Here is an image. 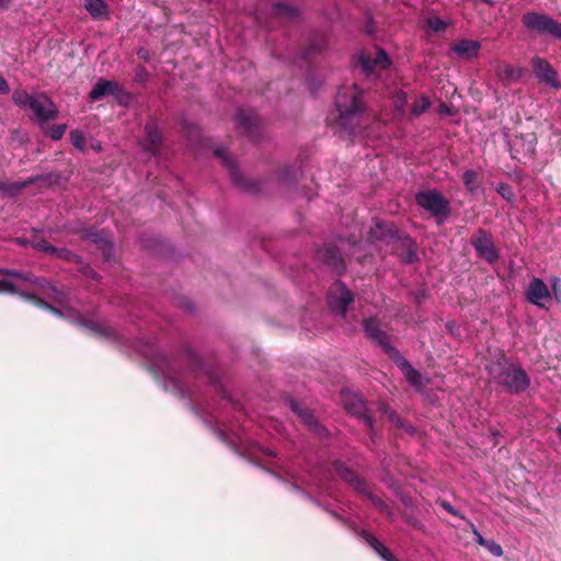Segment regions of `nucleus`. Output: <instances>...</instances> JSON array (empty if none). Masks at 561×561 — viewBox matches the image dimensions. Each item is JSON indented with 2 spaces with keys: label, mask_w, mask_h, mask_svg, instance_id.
Segmentation results:
<instances>
[{
  "label": "nucleus",
  "mask_w": 561,
  "mask_h": 561,
  "mask_svg": "<svg viewBox=\"0 0 561 561\" xmlns=\"http://www.w3.org/2000/svg\"><path fill=\"white\" fill-rule=\"evenodd\" d=\"M186 362L190 367L183 374L175 371L169 364L165 368H161V373L182 397L190 400L191 409L195 414L207 423L204 403L210 383V371L202 365L201 358L195 353H188Z\"/></svg>",
  "instance_id": "obj_1"
},
{
  "label": "nucleus",
  "mask_w": 561,
  "mask_h": 561,
  "mask_svg": "<svg viewBox=\"0 0 561 561\" xmlns=\"http://www.w3.org/2000/svg\"><path fill=\"white\" fill-rule=\"evenodd\" d=\"M335 106L339 113V125L350 136L362 134L367 124L366 105L363 101V91L358 89L357 84L341 88L336 94Z\"/></svg>",
  "instance_id": "obj_2"
},
{
  "label": "nucleus",
  "mask_w": 561,
  "mask_h": 561,
  "mask_svg": "<svg viewBox=\"0 0 561 561\" xmlns=\"http://www.w3.org/2000/svg\"><path fill=\"white\" fill-rule=\"evenodd\" d=\"M485 369L490 380L511 394H520L530 387V377L524 367L503 352Z\"/></svg>",
  "instance_id": "obj_3"
},
{
  "label": "nucleus",
  "mask_w": 561,
  "mask_h": 561,
  "mask_svg": "<svg viewBox=\"0 0 561 561\" xmlns=\"http://www.w3.org/2000/svg\"><path fill=\"white\" fill-rule=\"evenodd\" d=\"M415 203L434 217L439 225L451 215L449 201L436 188L417 192Z\"/></svg>",
  "instance_id": "obj_4"
},
{
  "label": "nucleus",
  "mask_w": 561,
  "mask_h": 561,
  "mask_svg": "<svg viewBox=\"0 0 561 561\" xmlns=\"http://www.w3.org/2000/svg\"><path fill=\"white\" fill-rule=\"evenodd\" d=\"M522 24L528 32L542 36H551L561 41V22L549 14L529 11L522 15Z\"/></svg>",
  "instance_id": "obj_5"
},
{
  "label": "nucleus",
  "mask_w": 561,
  "mask_h": 561,
  "mask_svg": "<svg viewBox=\"0 0 561 561\" xmlns=\"http://www.w3.org/2000/svg\"><path fill=\"white\" fill-rule=\"evenodd\" d=\"M0 273L23 279L30 285L37 287L44 295L48 296L54 302H56L59 306L64 307L68 302V295L64 290L58 289L56 286L47 282L45 278L36 277L31 272H20L16 270H0Z\"/></svg>",
  "instance_id": "obj_6"
},
{
  "label": "nucleus",
  "mask_w": 561,
  "mask_h": 561,
  "mask_svg": "<svg viewBox=\"0 0 561 561\" xmlns=\"http://www.w3.org/2000/svg\"><path fill=\"white\" fill-rule=\"evenodd\" d=\"M213 157L220 160L222 167H225L229 172L232 183L238 188L251 194H256L261 191V183L259 181L247 179L239 171L234 159L230 157L225 149H213Z\"/></svg>",
  "instance_id": "obj_7"
},
{
  "label": "nucleus",
  "mask_w": 561,
  "mask_h": 561,
  "mask_svg": "<svg viewBox=\"0 0 561 561\" xmlns=\"http://www.w3.org/2000/svg\"><path fill=\"white\" fill-rule=\"evenodd\" d=\"M470 244L473 247L477 257L491 265L495 264L501 257L494 237L486 229L478 228L470 239Z\"/></svg>",
  "instance_id": "obj_8"
},
{
  "label": "nucleus",
  "mask_w": 561,
  "mask_h": 561,
  "mask_svg": "<svg viewBox=\"0 0 561 561\" xmlns=\"http://www.w3.org/2000/svg\"><path fill=\"white\" fill-rule=\"evenodd\" d=\"M364 330L366 336L377 344L390 359L399 353V350L391 345L390 335L382 330L381 322L377 318L370 317L365 319Z\"/></svg>",
  "instance_id": "obj_9"
},
{
  "label": "nucleus",
  "mask_w": 561,
  "mask_h": 561,
  "mask_svg": "<svg viewBox=\"0 0 561 561\" xmlns=\"http://www.w3.org/2000/svg\"><path fill=\"white\" fill-rule=\"evenodd\" d=\"M399 236L400 231L394 222L377 217L371 219V226L368 232V240L370 242H381L387 245H392Z\"/></svg>",
  "instance_id": "obj_10"
},
{
  "label": "nucleus",
  "mask_w": 561,
  "mask_h": 561,
  "mask_svg": "<svg viewBox=\"0 0 561 561\" xmlns=\"http://www.w3.org/2000/svg\"><path fill=\"white\" fill-rule=\"evenodd\" d=\"M354 301V295L346 286L336 280L330 291L328 297V305L330 309L334 312H337L342 316H345L348 306Z\"/></svg>",
  "instance_id": "obj_11"
},
{
  "label": "nucleus",
  "mask_w": 561,
  "mask_h": 561,
  "mask_svg": "<svg viewBox=\"0 0 561 561\" xmlns=\"http://www.w3.org/2000/svg\"><path fill=\"white\" fill-rule=\"evenodd\" d=\"M344 409L351 415L362 420L363 422L367 416H374L373 407L368 404L360 394L344 390L341 393Z\"/></svg>",
  "instance_id": "obj_12"
},
{
  "label": "nucleus",
  "mask_w": 561,
  "mask_h": 561,
  "mask_svg": "<svg viewBox=\"0 0 561 561\" xmlns=\"http://www.w3.org/2000/svg\"><path fill=\"white\" fill-rule=\"evenodd\" d=\"M530 67L539 82L548 84L554 89L561 88V83L558 79V71L547 59L540 56H534L530 59Z\"/></svg>",
  "instance_id": "obj_13"
},
{
  "label": "nucleus",
  "mask_w": 561,
  "mask_h": 561,
  "mask_svg": "<svg viewBox=\"0 0 561 561\" xmlns=\"http://www.w3.org/2000/svg\"><path fill=\"white\" fill-rule=\"evenodd\" d=\"M236 123L239 129L252 140L260 138L262 125L256 112L239 108L236 114Z\"/></svg>",
  "instance_id": "obj_14"
},
{
  "label": "nucleus",
  "mask_w": 561,
  "mask_h": 561,
  "mask_svg": "<svg viewBox=\"0 0 561 561\" xmlns=\"http://www.w3.org/2000/svg\"><path fill=\"white\" fill-rule=\"evenodd\" d=\"M317 259L335 274L341 275L345 272L346 265L340 250L334 244H324L317 251Z\"/></svg>",
  "instance_id": "obj_15"
},
{
  "label": "nucleus",
  "mask_w": 561,
  "mask_h": 561,
  "mask_svg": "<svg viewBox=\"0 0 561 561\" xmlns=\"http://www.w3.org/2000/svg\"><path fill=\"white\" fill-rule=\"evenodd\" d=\"M392 248L404 264H414L420 261L417 243L407 233H400Z\"/></svg>",
  "instance_id": "obj_16"
},
{
  "label": "nucleus",
  "mask_w": 561,
  "mask_h": 561,
  "mask_svg": "<svg viewBox=\"0 0 561 561\" xmlns=\"http://www.w3.org/2000/svg\"><path fill=\"white\" fill-rule=\"evenodd\" d=\"M80 236L82 240L95 244L105 261H110L112 259L113 244L108 239L106 231L84 228L80 230Z\"/></svg>",
  "instance_id": "obj_17"
},
{
  "label": "nucleus",
  "mask_w": 561,
  "mask_h": 561,
  "mask_svg": "<svg viewBox=\"0 0 561 561\" xmlns=\"http://www.w3.org/2000/svg\"><path fill=\"white\" fill-rule=\"evenodd\" d=\"M37 117L41 126L44 122L54 121L58 117V108L55 103L47 96H35L28 107Z\"/></svg>",
  "instance_id": "obj_18"
},
{
  "label": "nucleus",
  "mask_w": 561,
  "mask_h": 561,
  "mask_svg": "<svg viewBox=\"0 0 561 561\" xmlns=\"http://www.w3.org/2000/svg\"><path fill=\"white\" fill-rule=\"evenodd\" d=\"M358 64L365 75L371 76L377 69L388 68L391 61L387 53L379 48L375 56H371L370 54L359 55Z\"/></svg>",
  "instance_id": "obj_19"
},
{
  "label": "nucleus",
  "mask_w": 561,
  "mask_h": 561,
  "mask_svg": "<svg viewBox=\"0 0 561 561\" xmlns=\"http://www.w3.org/2000/svg\"><path fill=\"white\" fill-rule=\"evenodd\" d=\"M146 139L144 141V150L152 156L159 153L163 145V136L159 130L158 121L154 117H150L145 125Z\"/></svg>",
  "instance_id": "obj_20"
},
{
  "label": "nucleus",
  "mask_w": 561,
  "mask_h": 561,
  "mask_svg": "<svg viewBox=\"0 0 561 561\" xmlns=\"http://www.w3.org/2000/svg\"><path fill=\"white\" fill-rule=\"evenodd\" d=\"M289 407L291 411L309 427L310 431L320 437L327 435V430L318 422L313 413L308 408L302 407L294 399L289 401Z\"/></svg>",
  "instance_id": "obj_21"
},
{
  "label": "nucleus",
  "mask_w": 561,
  "mask_h": 561,
  "mask_svg": "<svg viewBox=\"0 0 561 561\" xmlns=\"http://www.w3.org/2000/svg\"><path fill=\"white\" fill-rule=\"evenodd\" d=\"M332 467L335 473L341 479L352 484L358 493L369 494L367 483L360 480L354 470L346 467L342 461L339 460L334 461Z\"/></svg>",
  "instance_id": "obj_22"
},
{
  "label": "nucleus",
  "mask_w": 561,
  "mask_h": 561,
  "mask_svg": "<svg viewBox=\"0 0 561 561\" xmlns=\"http://www.w3.org/2000/svg\"><path fill=\"white\" fill-rule=\"evenodd\" d=\"M391 360L401 369L405 379L410 385L421 390L423 388L422 375L416 370L408 359H405L399 352Z\"/></svg>",
  "instance_id": "obj_23"
},
{
  "label": "nucleus",
  "mask_w": 561,
  "mask_h": 561,
  "mask_svg": "<svg viewBox=\"0 0 561 561\" xmlns=\"http://www.w3.org/2000/svg\"><path fill=\"white\" fill-rule=\"evenodd\" d=\"M123 93L122 87L116 81L100 79L89 93L92 101H99L106 95L118 98Z\"/></svg>",
  "instance_id": "obj_24"
},
{
  "label": "nucleus",
  "mask_w": 561,
  "mask_h": 561,
  "mask_svg": "<svg viewBox=\"0 0 561 561\" xmlns=\"http://www.w3.org/2000/svg\"><path fill=\"white\" fill-rule=\"evenodd\" d=\"M526 298L530 304L543 307L541 300L550 298V291L542 279L535 277L526 289Z\"/></svg>",
  "instance_id": "obj_25"
},
{
  "label": "nucleus",
  "mask_w": 561,
  "mask_h": 561,
  "mask_svg": "<svg viewBox=\"0 0 561 561\" xmlns=\"http://www.w3.org/2000/svg\"><path fill=\"white\" fill-rule=\"evenodd\" d=\"M523 69L515 68L510 64H497L495 75L499 81L504 87H510L512 83L518 81L523 77Z\"/></svg>",
  "instance_id": "obj_26"
},
{
  "label": "nucleus",
  "mask_w": 561,
  "mask_h": 561,
  "mask_svg": "<svg viewBox=\"0 0 561 561\" xmlns=\"http://www.w3.org/2000/svg\"><path fill=\"white\" fill-rule=\"evenodd\" d=\"M48 179L50 175L47 176H31L25 181L22 182H7V181H0V195L2 197H14L19 195L24 188H26L28 185L35 183L39 179Z\"/></svg>",
  "instance_id": "obj_27"
},
{
  "label": "nucleus",
  "mask_w": 561,
  "mask_h": 561,
  "mask_svg": "<svg viewBox=\"0 0 561 561\" xmlns=\"http://www.w3.org/2000/svg\"><path fill=\"white\" fill-rule=\"evenodd\" d=\"M480 48V43L474 39H461L451 47L456 55L468 59L477 57Z\"/></svg>",
  "instance_id": "obj_28"
},
{
  "label": "nucleus",
  "mask_w": 561,
  "mask_h": 561,
  "mask_svg": "<svg viewBox=\"0 0 561 561\" xmlns=\"http://www.w3.org/2000/svg\"><path fill=\"white\" fill-rule=\"evenodd\" d=\"M5 276V278L0 279V294H10V295H23V288H26L28 283L23 279L1 274Z\"/></svg>",
  "instance_id": "obj_29"
},
{
  "label": "nucleus",
  "mask_w": 561,
  "mask_h": 561,
  "mask_svg": "<svg viewBox=\"0 0 561 561\" xmlns=\"http://www.w3.org/2000/svg\"><path fill=\"white\" fill-rule=\"evenodd\" d=\"M84 9L93 20H108L110 10L104 0H84Z\"/></svg>",
  "instance_id": "obj_30"
},
{
  "label": "nucleus",
  "mask_w": 561,
  "mask_h": 561,
  "mask_svg": "<svg viewBox=\"0 0 561 561\" xmlns=\"http://www.w3.org/2000/svg\"><path fill=\"white\" fill-rule=\"evenodd\" d=\"M273 14L284 21H294L298 18L299 11L289 3L276 2L272 8Z\"/></svg>",
  "instance_id": "obj_31"
},
{
  "label": "nucleus",
  "mask_w": 561,
  "mask_h": 561,
  "mask_svg": "<svg viewBox=\"0 0 561 561\" xmlns=\"http://www.w3.org/2000/svg\"><path fill=\"white\" fill-rule=\"evenodd\" d=\"M515 146H520L525 156L533 157L536 153L537 135L535 133H527L516 137Z\"/></svg>",
  "instance_id": "obj_32"
},
{
  "label": "nucleus",
  "mask_w": 561,
  "mask_h": 561,
  "mask_svg": "<svg viewBox=\"0 0 561 561\" xmlns=\"http://www.w3.org/2000/svg\"><path fill=\"white\" fill-rule=\"evenodd\" d=\"M328 45V42H327V38L322 35H319V36H316L311 42L310 44L308 45V47L304 48L301 51H300V58L302 60H308L312 57V55L314 54H319L321 53L323 49H325Z\"/></svg>",
  "instance_id": "obj_33"
},
{
  "label": "nucleus",
  "mask_w": 561,
  "mask_h": 561,
  "mask_svg": "<svg viewBox=\"0 0 561 561\" xmlns=\"http://www.w3.org/2000/svg\"><path fill=\"white\" fill-rule=\"evenodd\" d=\"M275 178L278 183L284 185H290L296 180V171L289 164H284L275 170Z\"/></svg>",
  "instance_id": "obj_34"
},
{
  "label": "nucleus",
  "mask_w": 561,
  "mask_h": 561,
  "mask_svg": "<svg viewBox=\"0 0 561 561\" xmlns=\"http://www.w3.org/2000/svg\"><path fill=\"white\" fill-rule=\"evenodd\" d=\"M462 181H463L466 188L470 193H474L479 188V183H480L479 174L477 171H474L472 169L465 171V173L462 175Z\"/></svg>",
  "instance_id": "obj_35"
},
{
  "label": "nucleus",
  "mask_w": 561,
  "mask_h": 561,
  "mask_svg": "<svg viewBox=\"0 0 561 561\" xmlns=\"http://www.w3.org/2000/svg\"><path fill=\"white\" fill-rule=\"evenodd\" d=\"M51 256L65 260L71 263H81V256L77 253L72 252L67 248H56L54 247Z\"/></svg>",
  "instance_id": "obj_36"
},
{
  "label": "nucleus",
  "mask_w": 561,
  "mask_h": 561,
  "mask_svg": "<svg viewBox=\"0 0 561 561\" xmlns=\"http://www.w3.org/2000/svg\"><path fill=\"white\" fill-rule=\"evenodd\" d=\"M364 540L375 550V552L382 558L389 550L383 543H381L374 535L367 531L362 533Z\"/></svg>",
  "instance_id": "obj_37"
},
{
  "label": "nucleus",
  "mask_w": 561,
  "mask_h": 561,
  "mask_svg": "<svg viewBox=\"0 0 561 561\" xmlns=\"http://www.w3.org/2000/svg\"><path fill=\"white\" fill-rule=\"evenodd\" d=\"M35 95L27 93L25 90H14L12 93V101L19 107H30V104Z\"/></svg>",
  "instance_id": "obj_38"
},
{
  "label": "nucleus",
  "mask_w": 561,
  "mask_h": 561,
  "mask_svg": "<svg viewBox=\"0 0 561 561\" xmlns=\"http://www.w3.org/2000/svg\"><path fill=\"white\" fill-rule=\"evenodd\" d=\"M431 106V102L427 96L422 95L414 100L411 106V115L413 117H419L423 113H425Z\"/></svg>",
  "instance_id": "obj_39"
},
{
  "label": "nucleus",
  "mask_w": 561,
  "mask_h": 561,
  "mask_svg": "<svg viewBox=\"0 0 561 561\" xmlns=\"http://www.w3.org/2000/svg\"><path fill=\"white\" fill-rule=\"evenodd\" d=\"M20 296L32 301L38 308H42L45 310H48L51 306V304L47 302L46 300L42 299L41 297H38L37 295L32 294V293H26L23 290V295H20Z\"/></svg>",
  "instance_id": "obj_40"
},
{
  "label": "nucleus",
  "mask_w": 561,
  "mask_h": 561,
  "mask_svg": "<svg viewBox=\"0 0 561 561\" xmlns=\"http://www.w3.org/2000/svg\"><path fill=\"white\" fill-rule=\"evenodd\" d=\"M70 141L77 149L83 150L85 148V137L78 129L70 131Z\"/></svg>",
  "instance_id": "obj_41"
},
{
  "label": "nucleus",
  "mask_w": 561,
  "mask_h": 561,
  "mask_svg": "<svg viewBox=\"0 0 561 561\" xmlns=\"http://www.w3.org/2000/svg\"><path fill=\"white\" fill-rule=\"evenodd\" d=\"M427 25L434 32H443L447 28V22L438 16H432L427 20Z\"/></svg>",
  "instance_id": "obj_42"
},
{
  "label": "nucleus",
  "mask_w": 561,
  "mask_h": 561,
  "mask_svg": "<svg viewBox=\"0 0 561 561\" xmlns=\"http://www.w3.org/2000/svg\"><path fill=\"white\" fill-rule=\"evenodd\" d=\"M66 128H67V126L65 124L55 125L51 128H49V130L47 131V135L53 140H60L65 135Z\"/></svg>",
  "instance_id": "obj_43"
},
{
  "label": "nucleus",
  "mask_w": 561,
  "mask_h": 561,
  "mask_svg": "<svg viewBox=\"0 0 561 561\" xmlns=\"http://www.w3.org/2000/svg\"><path fill=\"white\" fill-rule=\"evenodd\" d=\"M149 78V72L142 65H137L135 68L134 80L137 83H145Z\"/></svg>",
  "instance_id": "obj_44"
},
{
  "label": "nucleus",
  "mask_w": 561,
  "mask_h": 561,
  "mask_svg": "<svg viewBox=\"0 0 561 561\" xmlns=\"http://www.w3.org/2000/svg\"><path fill=\"white\" fill-rule=\"evenodd\" d=\"M84 325L89 327L93 332H95L99 335L110 336L113 334L110 328H106L100 323L90 322V324L84 323Z\"/></svg>",
  "instance_id": "obj_45"
},
{
  "label": "nucleus",
  "mask_w": 561,
  "mask_h": 561,
  "mask_svg": "<svg viewBox=\"0 0 561 561\" xmlns=\"http://www.w3.org/2000/svg\"><path fill=\"white\" fill-rule=\"evenodd\" d=\"M496 192L506 201H511L514 197L512 187L506 183H500Z\"/></svg>",
  "instance_id": "obj_46"
},
{
  "label": "nucleus",
  "mask_w": 561,
  "mask_h": 561,
  "mask_svg": "<svg viewBox=\"0 0 561 561\" xmlns=\"http://www.w3.org/2000/svg\"><path fill=\"white\" fill-rule=\"evenodd\" d=\"M437 504L443 508L445 510L447 513L454 515V516H457V517H460L462 519H466L463 515H461L459 513L458 510H456L448 501L446 500H438L437 501Z\"/></svg>",
  "instance_id": "obj_47"
},
{
  "label": "nucleus",
  "mask_w": 561,
  "mask_h": 561,
  "mask_svg": "<svg viewBox=\"0 0 561 561\" xmlns=\"http://www.w3.org/2000/svg\"><path fill=\"white\" fill-rule=\"evenodd\" d=\"M364 423L367 426V428L369 430V438H370L371 444L376 445L377 444V434H376V430H375L374 416H367L366 420L364 421Z\"/></svg>",
  "instance_id": "obj_48"
},
{
  "label": "nucleus",
  "mask_w": 561,
  "mask_h": 561,
  "mask_svg": "<svg viewBox=\"0 0 561 561\" xmlns=\"http://www.w3.org/2000/svg\"><path fill=\"white\" fill-rule=\"evenodd\" d=\"M34 249L38 250V251H42V252H45L49 255H51V252H53V249H54V245H51L47 240L45 239H39L37 241L34 242Z\"/></svg>",
  "instance_id": "obj_49"
},
{
  "label": "nucleus",
  "mask_w": 561,
  "mask_h": 561,
  "mask_svg": "<svg viewBox=\"0 0 561 561\" xmlns=\"http://www.w3.org/2000/svg\"><path fill=\"white\" fill-rule=\"evenodd\" d=\"M183 127L185 128L186 134L191 139L197 140L199 138V129L196 125L188 122H184Z\"/></svg>",
  "instance_id": "obj_50"
},
{
  "label": "nucleus",
  "mask_w": 561,
  "mask_h": 561,
  "mask_svg": "<svg viewBox=\"0 0 561 561\" xmlns=\"http://www.w3.org/2000/svg\"><path fill=\"white\" fill-rule=\"evenodd\" d=\"M484 547L495 557H501L503 554L502 547L496 543L494 540H488Z\"/></svg>",
  "instance_id": "obj_51"
},
{
  "label": "nucleus",
  "mask_w": 561,
  "mask_h": 561,
  "mask_svg": "<svg viewBox=\"0 0 561 561\" xmlns=\"http://www.w3.org/2000/svg\"><path fill=\"white\" fill-rule=\"evenodd\" d=\"M471 530H472V534L474 535V541L479 545V546H482L484 547V545H486L488 540L483 538V536L477 530L476 526L473 525V523H471L470 520H467Z\"/></svg>",
  "instance_id": "obj_52"
},
{
  "label": "nucleus",
  "mask_w": 561,
  "mask_h": 561,
  "mask_svg": "<svg viewBox=\"0 0 561 561\" xmlns=\"http://www.w3.org/2000/svg\"><path fill=\"white\" fill-rule=\"evenodd\" d=\"M81 272L84 276L89 277V278H92V279H98L99 278V274L89 265H85L81 268Z\"/></svg>",
  "instance_id": "obj_53"
},
{
  "label": "nucleus",
  "mask_w": 561,
  "mask_h": 561,
  "mask_svg": "<svg viewBox=\"0 0 561 561\" xmlns=\"http://www.w3.org/2000/svg\"><path fill=\"white\" fill-rule=\"evenodd\" d=\"M137 56L139 59L144 60V61H149L150 59V53L148 49L141 47L137 50Z\"/></svg>",
  "instance_id": "obj_54"
},
{
  "label": "nucleus",
  "mask_w": 561,
  "mask_h": 561,
  "mask_svg": "<svg viewBox=\"0 0 561 561\" xmlns=\"http://www.w3.org/2000/svg\"><path fill=\"white\" fill-rule=\"evenodd\" d=\"M10 92V87L7 82V80L0 76V93L1 94H8Z\"/></svg>",
  "instance_id": "obj_55"
},
{
  "label": "nucleus",
  "mask_w": 561,
  "mask_h": 561,
  "mask_svg": "<svg viewBox=\"0 0 561 561\" xmlns=\"http://www.w3.org/2000/svg\"><path fill=\"white\" fill-rule=\"evenodd\" d=\"M552 290H553L556 297H558V294L561 293L560 279L559 278H554L553 279V282H552Z\"/></svg>",
  "instance_id": "obj_56"
},
{
  "label": "nucleus",
  "mask_w": 561,
  "mask_h": 561,
  "mask_svg": "<svg viewBox=\"0 0 561 561\" xmlns=\"http://www.w3.org/2000/svg\"><path fill=\"white\" fill-rule=\"evenodd\" d=\"M373 501L375 502V504L381 510V511H387L388 510V505L381 501L380 499L376 497V499H373Z\"/></svg>",
  "instance_id": "obj_57"
},
{
  "label": "nucleus",
  "mask_w": 561,
  "mask_h": 561,
  "mask_svg": "<svg viewBox=\"0 0 561 561\" xmlns=\"http://www.w3.org/2000/svg\"><path fill=\"white\" fill-rule=\"evenodd\" d=\"M47 311L51 312L53 314H55L57 317H60V318L64 317V312L53 305L50 306V308Z\"/></svg>",
  "instance_id": "obj_58"
},
{
  "label": "nucleus",
  "mask_w": 561,
  "mask_h": 561,
  "mask_svg": "<svg viewBox=\"0 0 561 561\" xmlns=\"http://www.w3.org/2000/svg\"><path fill=\"white\" fill-rule=\"evenodd\" d=\"M382 560L385 561H399L392 553L390 550H388L385 556L381 558Z\"/></svg>",
  "instance_id": "obj_59"
},
{
  "label": "nucleus",
  "mask_w": 561,
  "mask_h": 561,
  "mask_svg": "<svg viewBox=\"0 0 561 561\" xmlns=\"http://www.w3.org/2000/svg\"><path fill=\"white\" fill-rule=\"evenodd\" d=\"M211 385H213V394L217 391L220 390L221 386L220 383L217 381V379L215 378V376L213 375V381H211Z\"/></svg>",
  "instance_id": "obj_60"
},
{
  "label": "nucleus",
  "mask_w": 561,
  "mask_h": 561,
  "mask_svg": "<svg viewBox=\"0 0 561 561\" xmlns=\"http://www.w3.org/2000/svg\"><path fill=\"white\" fill-rule=\"evenodd\" d=\"M377 409L381 414H387L389 412L388 407L382 402L377 403Z\"/></svg>",
  "instance_id": "obj_61"
},
{
  "label": "nucleus",
  "mask_w": 561,
  "mask_h": 561,
  "mask_svg": "<svg viewBox=\"0 0 561 561\" xmlns=\"http://www.w3.org/2000/svg\"><path fill=\"white\" fill-rule=\"evenodd\" d=\"M390 420L394 422L398 426H401V420L398 415H396L393 412H389Z\"/></svg>",
  "instance_id": "obj_62"
},
{
  "label": "nucleus",
  "mask_w": 561,
  "mask_h": 561,
  "mask_svg": "<svg viewBox=\"0 0 561 561\" xmlns=\"http://www.w3.org/2000/svg\"><path fill=\"white\" fill-rule=\"evenodd\" d=\"M12 4V0H0V8L8 10Z\"/></svg>",
  "instance_id": "obj_63"
},
{
  "label": "nucleus",
  "mask_w": 561,
  "mask_h": 561,
  "mask_svg": "<svg viewBox=\"0 0 561 561\" xmlns=\"http://www.w3.org/2000/svg\"><path fill=\"white\" fill-rule=\"evenodd\" d=\"M410 524H411V525H413V526H414V527H416V528H422V524H421V522H420V520H417V519H411V520H410Z\"/></svg>",
  "instance_id": "obj_64"
}]
</instances>
